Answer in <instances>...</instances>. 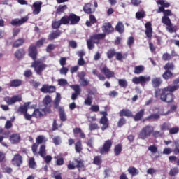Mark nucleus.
Segmentation results:
<instances>
[{
    "instance_id": "nucleus-1",
    "label": "nucleus",
    "mask_w": 179,
    "mask_h": 179,
    "mask_svg": "<svg viewBox=\"0 0 179 179\" xmlns=\"http://www.w3.org/2000/svg\"><path fill=\"white\" fill-rule=\"evenodd\" d=\"M179 89V77L174 80L173 85H169L168 87L161 90L155 91V97H159V94H161L160 99L162 101L166 103H171L174 100V95L173 92L178 90Z\"/></svg>"
},
{
    "instance_id": "nucleus-2",
    "label": "nucleus",
    "mask_w": 179,
    "mask_h": 179,
    "mask_svg": "<svg viewBox=\"0 0 179 179\" xmlns=\"http://www.w3.org/2000/svg\"><path fill=\"white\" fill-rule=\"evenodd\" d=\"M59 103H61V94L57 92L54 100V108H58L61 121H66V114L64 108L59 106Z\"/></svg>"
},
{
    "instance_id": "nucleus-3",
    "label": "nucleus",
    "mask_w": 179,
    "mask_h": 179,
    "mask_svg": "<svg viewBox=\"0 0 179 179\" xmlns=\"http://www.w3.org/2000/svg\"><path fill=\"white\" fill-rule=\"evenodd\" d=\"M154 131L155 127L152 125H147L141 129V132L138 134V138L143 140L147 139V138H150V136H152Z\"/></svg>"
},
{
    "instance_id": "nucleus-4",
    "label": "nucleus",
    "mask_w": 179,
    "mask_h": 179,
    "mask_svg": "<svg viewBox=\"0 0 179 179\" xmlns=\"http://www.w3.org/2000/svg\"><path fill=\"white\" fill-rule=\"evenodd\" d=\"M31 68H34L36 74L41 76L43 71L47 68V64L42 63L38 60H36L31 63Z\"/></svg>"
},
{
    "instance_id": "nucleus-5",
    "label": "nucleus",
    "mask_w": 179,
    "mask_h": 179,
    "mask_svg": "<svg viewBox=\"0 0 179 179\" xmlns=\"http://www.w3.org/2000/svg\"><path fill=\"white\" fill-rule=\"evenodd\" d=\"M150 76H140L139 77L133 78L132 82L134 85H139V83H141V85L143 86V85H146L148 82H150Z\"/></svg>"
},
{
    "instance_id": "nucleus-6",
    "label": "nucleus",
    "mask_w": 179,
    "mask_h": 179,
    "mask_svg": "<svg viewBox=\"0 0 179 179\" xmlns=\"http://www.w3.org/2000/svg\"><path fill=\"white\" fill-rule=\"evenodd\" d=\"M77 76L79 78L78 82L81 86L86 87L89 85V83H90V80L85 78V76H86V72L80 71L78 73Z\"/></svg>"
},
{
    "instance_id": "nucleus-7",
    "label": "nucleus",
    "mask_w": 179,
    "mask_h": 179,
    "mask_svg": "<svg viewBox=\"0 0 179 179\" xmlns=\"http://www.w3.org/2000/svg\"><path fill=\"white\" fill-rule=\"evenodd\" d=\"M111 146H113V142L111 140H107L105 141L103 146L99 148V153H101V155H106V153H108L110 152V149H111Z\"/></svg>"
},
{
    "instance_id": "nucleus-8",
    "label": "nucleus",
    "mask_w": 179,
    "mask_h": 179,
    "mask_svg": "<svg viewBox=\"0 0 179 179\" xmlns=\"http://www.w3.org/2000/svg\"><path fill=\"white\" fill-rule=\"evenodd\" d=\"M4 101L8 104V106H12V104H15V103H17L18 101H22V96L21 95H15L13 97L6 96L4 98Z\"/></svg>"
},
{
    "instance_id": "nucleus-9",
    "label": "nucleus",
    "mask_w": 179,
    "mask_h": 179,
    "mask_svg": "<svg viewBox=\"0 0 179 179\" xmlns=\"http://www.w3.org/2000/svg\"><path fill=\"white\" fill-rule=\"evenodd\" d=\"M27 20H29L28 17H24L21 19H14L11 21V24L13 26H22V24H23V23H26Z\"/></svg>"
},
{
    "instance_id": "nucleus-10",
    "label": "nucleus",
    "mask_w": 179,
    "mask_h": 179,
    "mask_svg": "<svg viewBox=\"0 0 179 179\" xmlns=\"http://www.w3.org/2000/svg\"><path fill=\"white\" fill-rule=\"evenodd\" d=\"M56 90L55 86L44 85L41 88L42 93H54Z\"/></svg>"
},
{
    "instance_id": "nucleus-11",
    "label": "nucleus",
    "mask_w": 179,
    "mask_h": 179,
    "mask_svg": "<svg viewBox=\"0 0 179 179\" xmlns=\"http://www.w3.org/2000/svg\"><path fill=\"white\" fill-rule=\"evenodd\" d=\"M102 30L106 34H110V33H113L114 31V28L111 26L110 22H106L102 26Z\"/></svg>"
},
{
    "instance_id": "nucleus-12",
    "label": "nucleus",
    "mask_w": 179,
    "mask_h": 179,
    "mask_svg": "<svg viewBox=\"0 0 179 179\" xmlns=\"http://www.w3.org/2000/svg\"><path fill=\"white\" fill-rule=\"evenodd\" d=\"M29 55L32 59L37 58V48L34 45H31L29 49Z\"/></svg>"
},
{
    "instance_id": "nucleus-13",
    "label": "nucleus",
    "mask_w": 179,
    "mask_h": 179,
    "mask_svg": "<svg viewBox=\"0 0 179 179\" xmlns=\"http://www.w3.org/2000/svg\"><path fill=\"white\" fill-rule=\"evenodd\" d=\"M41 5H43V2L41 1H36L33 4V8H34L33 10L34 15H38L40 12H41Z\"/></svg>"
},
{
    "instance_id": "nucleus-14",
    "label": "nucleus",
    "mask_w": 179,
    "mask_h": 179,
    "mask_svg": "<svg viewBox=\"0 0 179 179\" xmlns=\"http://www.w3.org/2000/svg\"><path fill=\"white\" fill-rule=\"evenodd\" d=\"M106 37V34H97L90 37L93 43L97 44L100 40H103Z\"/></svg>"
},
{
    "instance_id": "nucleus-15",
    "label": "nucleus",
    "mask_w": 179,
    "mask_h": 179,
    "mask_svg": "<svg viewBox=\"0 0 179 179\" xmlns=\"http://www.w3.org/2000/svg\"><path fill=\"white\" fill-rule=\"evenodd\" d=\"M70 24H78L80 20V17L75 14H70L69 16Z\"/></svg>"
},
{
    "instance_id": "nucleus-16",
    "label": "nucleus",
    "mask_w": 179,
    "mask_h": 179,
    "mask_svg": "<svg viewBox=\"0 0 179 179\" xmlns=\"http://www.w3.org/2000/svg\"><path fill=\"white\" fill-rule=\"evenodd\" d=\"M10 142L13 145H16V143H19V142H20V135H19L18 134H12L10 136Z\"/></svg>"
},
{
    "instance_id": "nucleus-17",
    "label": "nucleus",
    "mask_w": 179,
    "mask_h": 179,
    "mask_svg": "<svg viewBox=\"0 0 179 179\" xmlns=\"http://www.w3.org/2000/svg\"><path fill=\"white\" fill-rule=\"evenodd\" d=\"M101 72H102V73H104L106 77L108 78V79H110V78H113V76H114V72L110 71V69H108V68H107V66H105V67L101 69Z\"/></svg>"
},
{
    "instance_id": "nucleus-18",
    "label": "nucleus",
    "mask_w": 179,
    "mask_h": 179,
    "mask_svg": "<svg viewBox=\"0 0 179 179\" xmlns=\"http://www.w3.org/2000/svg\"><path fill=\"white\" fill-rule=\"evenodd\" d=\"M45 114V109H36L34 111L32 116L35 118H41Z\"/></svg>"
},
{
    "instance_id": "nucleus-19",
    "label": "nucleus",
    "mask_w": 179,
    "mask_h": 179,
    "mask_svg": "<svg viewBox=\"0 0 179 179\" xmlns=\"http://www.w3.org/2000/svg\"><path fill=\"white\" fill-rule=\"evenodd\" d=\"M99 122L103 125V127H101L102 131H106V129L108 128V118H107V117H102Z\"/></svg>"
},
{
    "instance_id": "nucleus-20",
    "label": "nucleus",
    "mask_w": 179,
    "mask_h": 179,
    "mask_svg": "<svg viewBox=\"0 0 179 179\" xmlns=\"http://www.w3.org/2000/svg\"><path fill=\"white\" fill-rule=\"evenodd\" d=\"M12 162L14 166L19 167L20 164H22V156H20L19 154L15 155L14 158L12 159Z\"/></svg>"
},
{
    "instance_id": "nucleus-21",
    "label": "nucleus",
    "mask_w": 179,
    "mask_h": 179,
    "mask_svg": "<svg viewBox=\"0 0 179 179\" xmlns=\"http://www.w3.org/2000/svg\"><path fill=\"white\" fill-rule=\"evenodd\" d=\"M29 106L30 102L25 103L24 106L19 107L17 112L21 113V114H23V115H24L27 113V109L29 108Z\"/></svg>"
},
{
    "instance_id": "nucleus-22",
    "label": "nucleus",
    "mask_w": 179,
    "mask_h": 179,
    "mask_svg": "<svg viewBox=\"0 0 179 179\" xmlns=\"http://www.w3.org/2000/svg\"><path fill=\"white\" fill-rule=\"evenodd\" d=\"M61 36V31H53L48 36V40L52 41V40H55V38H58Z\"/></svg>"
},
{
    "instance_id": "nucleus-23",
    "label": "nucleus",
    "mask_w": 179,
    "mask_h": 179,
    "mask_svg": "<svg viewBox=\"0 0 179 179\" xmlns=\"http://www.w3.org/2000/svg\"><path fill=\"white\" fill-rule=\"evenodd\" d=\"M145 34L148 38H150L152 37V24L150 22H147L145 24Z\"/></svg>"
},
{
    "instance_id": "nucleus-24",
    "label": "nucleus",
    "mask_w": 179,
    "mask_h": 179,
    "mask_svg": "<svg viewBox=\"0 0 179 179\" xmlns=\"http://www.w3.org/2000/svg\"><path fill=\"white\" fill-rule=\"evenodd\" d=\"M143 115H145V109H141L134 116V121H141Z\"/></svg>"
},
{
    "instance_id": "nucleus-25",
    "label": "nucleus",
    "mask_w": 179,
    "mask_h": 179,
    "mask_svg": "<svg viewBox=\"0 0 179 179\" xmlns=\"http://www.w3.org/2000/svg\"><path fill=\"white\" fill-rule=\"evenodd\" d=\"M120 117H132V112L128 109H123L119 113Z\"/></svg>"
},
{
    "instance_id": "nucleus-26",
    "label": "nucleus",
    "mask_w": 179,
    "mask_h": 179,
    "mask_svg": "<svg viewBox=\"0 0 179 179\" xmlns=\"http://www.w3.org/2000/svg\"><path fill=\"white\" fill-rule=\"evenodd\" d=\"M83 11L85 12V13H87L88 15L93 13V12H94V10L92 9V3H88L85 4L83 7Z\"/></svg>"
},
{
    "instance_id": "nucleus-27",
    "label": "nucleus",
    "mask_w": 179,
    "mask_h": 179,
    "mask_svg": "<svg viewBox=\"0 0 179 179\" xmlns=\"http://www.w3.org/2000/svg\"><path fill=\"white\" fill-rule=\"evenodd\" d=\"M162 78H152V83L153 87H159V86L162 85Z\"/></svg>"
},
{
    "instance_id": "nucleus-28",
    "label": "nucleus",
    "mask_w": 179,
    "mask_h": 179,
    "mask_svg": "<svg viewBox=\"0 0 179 179\" xmlns=\"http://www.w3.org/2000/svg\"><path fill=\"white\" fill-rule=\"evenodd\" d=\"M20 85H22V80L17 79L13 80L10 83V87H19Z\"/></svg>"
},
{
    "instance_id": "nucleus-29",
    "label": "nucleus",
    "mask_w": 179,
    "mask_h": 179,
    "mask_svg": "<svg viewBox=\"0 0 179 179\" xmlns=\"http://www.w3.org/2000/svg\"><path fill=\"white\" fill-rule=\"evenodd\" d=\"M166 30L169 33H176L177 31V26L173 25V23H170L169 24L166 25Z\"/></svg>"
},
{
    "instance_id": "nucleus-30",
    "label": "nucleus",
    "mask_w": 179,
    "mask_h": 179,
    "mask_svg": "<svg viewBox=\"0 0 179 179\" xmlns=\"http://www.w3.org/2000/svg\"><path fill=\"white\" fill-rule=\"evenodd\" d=\"M128 173L131 174L133 177L138 176L139 174V171L135 167H129L127 170Z\"/></svg>"
},
{
    "instance_id": "nucleus-31",
    "label": "nucleus",
    "mask_w": 179,
    "mask_h": 179,
    "mask_svg": "<svg viewBox=\"0 0 179 179\" xmlns=\"http://www.w3.org/2000/svg\"><path fill=\"white\" fill-rule=\"evenodd\" d=\"M48 141V139H47V138H45V136L43 135H41L36 138V143H38V145H40L41 143H45V142H47Z\"/></svg>"
},
{
    "instance_id": "nucleus-32",
    "label": "nucleus",
    "mask_w": 179,
    "mask_h": 179,
    "mask_svg": "<svg viewBox=\"0 0 179 179\" xmlns=\"http://www.w3.org/2000/svg\"><path fill=\"white\" fill-rule=\"evenodd\" d=\"M115 30L117 31L118 33H124V24L122 22H119L115 27Z\"/></svg>"
},
{
    "instance_id": "nucleus-33",
    "label": "nucleus",
    "mask_w": 179,
    "mask_h": 179,
    "mask_svg": "<svg viewBox=\"0 0 179 179\" xmlns=\"http://www.w3.org/2000/svg\"><path fill=\"white\" fill-rule=\"evenodd\" d=\"M160 118V115L158 114H152L147 117H145V121H152L153 120H159Z\"/></svg>"
},
{
    "instance_id": "nucleus-34",
    "label": "nucleus",
    "mask_w": 179,
    "mask_h": 179,
    "mask_svg": "<svg viewBox=\"0 0 179 179\" xmlns=\"http://www.w3.org/2000/svg\"><path fill=\"white\" fill-rule=\"evenodd\" d=\"M15 55L17 59H20L22 58L23 55H24V50L22 49H20L17 50L15 53Z\"/></svg>"
},
{
    "instance_id": "nucleus-35",
    "label": "nucleus",
    "mask_w": 179,
    "mask_h": 179,
    "mask_svg": "<svg viewBox=\"0 0 179 179\" xmlns=\"http://www.w3.org/2000/svg\"><path fill=\"white\" fill-rule=\"evenodd\" d=\"M157 5H161V6L164 8H169L170 6V3L164 1V0H158L157 1Z\"/></svg>"
},
{
    "instance_id": "nucleus-36",
    "label": "nucleus",
    "mask_w": 179,
    "mask_h": 179,
    "mask_svg": "<svg viewBox=\"0 0 179 179\" xmlns=\"http://www.w3.org/2000/svg\"><path fill=\"white\" fill-rule=\"evenodd\" d=\"M66 9H68V7L66 6V5L59 6L57 9L56 13L61 15V13H64L65 10H66Z\"/></svg>"
},
{
    "instance_id": "nucleus-37",
    "label": "nucleus",
    "mask_w": 179,
    "mask_h": 179,
    "mask_svg": "<svg viewBox=\"0 0 179 179\" xmlns=\"http://www.w3.org/2000/svg\"><path fill=\"white\" fill-rule=\"evenodd\" d=\"M38 154L41 157H44L47 155V151L45 150V145H41L39 149Z\"/></svg>"
},
{
    "instance_id": "nucleus-38",
    "label": "nucleus",
    "mask_w": 179,
    "mask_h": 179,
    "mask_svg": "<svg viewBox=\"0 0 179 179\" xmlns=\"http://www.w3.org/2000/svg\"><path fill=\"white\" fill-rule=\"evenodd\" d=\"M70 87L74 90L76 94H80V86L79 85H70Z\"/></svg>"
},
{
    "instance_id": "nucleus-39",
    "label": "nucleus",
    "mask_w": 179,
    "mask_h": 179,
    "mask_svg": "<svg viewBox=\"0 0 179 179\" xmlns=\"http://www.w3.org/2000/svg\"><path fill=\"white\" fill-rule=\"evenodd\" d=\"M115 154L116 156H118L122 152V146L120 144H117L114 149Z\"/></svg>"
},
{
    "instance_id": "nucleus-40",
    "label": "nucleus",
    "mask_w": 179,
    "mask_h": 179,
    "mask_svg": "<svg viewBox=\"0 0 179 179\" xmlns=\"http://www.w3.org/2000/svg\"><path fill=\"white\" fill-rule=\"evenodd\" d=\"M22 44H24V40L23 38H19L13 43V47H20Z\"/></svg>"
},
{
    "instance_id": "nucleus-41",
    "label": "nucleus",
    "mask_w": 179,
    "mask_h": 179,
    "mask_svg": "<svg viewBox=\"0 0 179 179\" xmlns=\"http://www.w3.org/2000/svg\"><path fill=\"white\" fill-rule=\"evenodd\" d=\"M144 69L143 66H137L134 68V73H136L137 75H138V73H142Z\"/></svg>"
},
{
    "instance_id": "nucleus-42",
    "label": "nucleus",
    "mask_w": 179,
    "mask_h": 179,
    "mask_svg": "<svg viewBox=\"0 0 179 179\" xmlns=\"http://www.w3.org/2000/svg\"><path fill=\"white\" fill-rule=\"evenodd\" d=\"M94 44L95 43L93 42V40H92L91 38L87 40V45L89 50H93L94 48Z\"/></svg>"
},
{
    "instance_id": "nucleus-43",
    "label": "nucleus",
    "mask_w": 179,
    "mask_h": 179,
    "mask_svg": "<svg viewBox=\"0 0 179 179\" xmlns=\"http://www.w3.org/2000/svg\"><path fill=\"white\" fill-rule=\"evenodd\" d=\"M179 170L177 167L171 168L169 171V175H171L172 177H174V176H177V173H178Z\"/></svg>"
},
{
    "instance_id": "nucleus-44",
    "label": "nucleus",
    "mask_w": 179,
    "mask_h": 179,
    "mask_svg": "<svg viewBox=\"0 0 179 179\" xmlns=\"http://www.w3.org/2000/svg\"><path fill=\"white\" fill-rule=\"evenodd\" d=\"M60 22L62 24H69V16H64L61 18Z\"/></svg>"
},
{
    "instance_id": "nucleus-45",
    "label": "nucleus",
    "mask_w": 179,
    "mask_h": 179,
    "mask_svg": "<svg viewBox=\"0 0 179 179\" xmlns=\"http://www.w3.org/2000/svg\"><path fill=\"white\" fill-rule=\"evenodd\" d=\"M29 166L30 169H36L37 165L36 164V161H34V158H30L29 162Z\"/></svg>"
},
{
    "instance_id": "nucleus-46",
    "label": "nucleus",
    "mask_w": 179,
    "mask_h": 179,
    "mask_svg": "<svg viewBox=\"0 0 179 179\" xmlns=\"http://www.w3.org/2000/svg\"><path fill=\"white\" fill-rule=\"evenodd\" d=\"M164 69L166 71H173L174 69V64L173 63H167L164 66Z\"/></svg>"
},
{
    "instance_id": "nucleus-47",
    "label": "nucleus",
    "mask_w": 179,
    "mask_h": 179,
    "mask_svg": "<svg viewBox=\"0 0 179 179\" xmlns=\"http://www.w3.org/2000/svg\"><path fill=\"white\" fill-rule=\"evenodd\" d=\"M148 150L152 153V155H155V153H157V147L155 145H150L148 147Z\"/></svg>"
},
{
    "instance_id": "nucleus-48",
    "label": "nucleus",
    "mask_w": 179,
    "mask_h": 179,
    "mask_svg": "<svg viewBox=\"0 0 179 179\" xmlns=\"http://www.w3.org/2000/svg\"><path fill=\"white\" fill-rule=\"evenodd\" d=\"M162 22L164 24H166V26H167L168 24H170L171 23V20H170V18L169 17H162Z\"/></svg>"
},
{
    "instance_id": "nucleus-49",
    "label": "nucleus",
    "mask_w": 179,
    "mask_h": 179,
    "mask_svg": "<svg viewBox=\"0 0 179 179\" xmlns=\"http://www.w3.org/2000/svg\"><path fill=\"white\" fill-rule=\"evenodd\" d=\"M118 83L121 86V87H127V86H128V83L125 79H119Z\"/></svg>"
},
{
    "instance_id": "nucleus-50",
    "label": "nucleus",
    "mask_w": 179,
    "mask_h": 179,
    "mask_svg": "<svg viewBox=\"0 0 179 179\" xmlns=\"http://www.w3.org/2000/svg\"><path fill=\"white\" fill-rule=\"evenodd\" d=\"M75 149H76V152H77V153H80V152L82 150V142L78 141L76 143Z\"/></svg>"
},
{
    "instance_id": "nucleus-51",
    "label": "nucleus",
    "mask_w": 179,
    "mask_h": 179,
    "mask_svg": "<svg viewBox=\"0 0 179 179\" xmlns=\"http://www.w3.org/2000/svg\"><path fill=\"white\" fill-rule=\"evenodd\" d=\"M61 21H52V29H59L61 26Z\"/></svg>"
},
{
    "instance_id": "nucleus-52",
    "label": "nucleus",
    "mask_w": 179,
    "mask_h": 179,
    "mask_svg": "<svg viewBox=\"0 0 179 179\" xmlns=\"http://www.w3.org/2000/svg\"><path fill=\"white\" fill-rule=\"evenodd\" d=\"M145 11H143V10L138 11L136 13V19H143V17H145Z\"/></svg>"
},
{
    "instance_id": "nucleus-53",
    "label": "nucleus",
    "mask_w": 179,
    "mask_h": 179,
    "mask_svg": "<svg viewBox=\"0 0 179 179\" xmlns=\"http://www.w3.org/2000/svg\"><path fill=\"white\" fill-rule=\"evenodd\" d=\"M94 164L96 166H100L101 164V157L100 156H96L94 158Z\"/></svg>"
},
{
    "instance_id": "nucleus-54",
    "label": "nucleus",
    "mask_w": 179,
    "mask_h": 179,
    "mask_svg": "<svg viewBox=\"0 0 179 179\" xmlns=\"http://www.w3.org/2000/svg\"><path fill=\"white\" fill-rule=\"evenodd\" d=\"M115 50L110 49L107 52V57L109 59H111L114 55H115Z\"/></svg>"
},
{
    "instance_id": "nucleus-55",
    "label": "nucleus",
    "mask_w": 179,
    "mask_h": 179,
    "mask_svg": "<svg viewBox=\"0 0 179 179\" xmlns=\"http://www.w3.org/2000/svg\"><path fill=\"white\" fill-rule=\"evenodd\" d=\"M90 131H95V129H99V124L96 123H91L89 124Z\"/></svg>"
},
{
    "instance_id": "nucleus-56",
    "label": "nucleus",
    "mask_w": 179,
    "mask_h": 179,
    "mask_svg": "<svg viewBox=\"0 0 179 179\" xmlns=\"http://www.w3.org/2000/svg\"><path fill=\"white\" fill-rule=\"evenodd\" d=\"M162 76L164 79H169V78H171V76H173V73L169 70H166Z\"/></svg>"
},
{
    "instance_id": "nucleus-57",
    "label": "nucleus",
    "mask_w": 179,
    "mask_h": 179,
    "mask_svg": "<svg viewBox=\"0 0 179 179\" xmlns=\"http://www.w3.org/2000/svg\"><path fill=\"white\" fill-rule=\"evenodd\" d=\"M58 85L60 86H66V85H68V80L64 78H60L58 80Z\"/></svg>"
},
{
    "instance_id": "nucleus-58",
    "label": "nucleus",
    "mask_w": 179,
    "mask_h": 179,
    "mask_svg": "<svg viewBox=\"0 0 179 179\" xmlns=\"http://www.w3.org/2000/svg\"><path fill=\"white\" fill-rule=\"evenodd\" d=\"M170 129V123H164L161 126V131H169Z\"/></svg>"
},
{
    "instance_id": "nucleus-59",
    "label": "nucleus",
    "mask_w": 179,
    "mask_h": 179,
    "mask_svg": "<svg viewBox=\"0 0 179 179\" xmlns=\"http://www.w3.org/2000/svg\"><path fill=\"white\" fill-rule=\"evenodd\" d=\"M76 167V162H69V164L67 165V169H69V170H74V169Z\"/></svg>"
},
{
    "instance_id": "nucleus-60",
    "label": "nucleus",
    "mask_w": 179,
    "mask_h": 179,
    "mask_svg": "<svg viewBox=\"0 0 179 179\" xmlns=\"http://www.w3.org/2000/svg\"><path fill=\"white\" fill-rule=\"evenodd\" d=\"M38 148V143H34L33 145H32V147H31V149H32V152L34 153V155H37V149Z\"/></svg>"
},
{
    "instance_id": "nucleus-61",
    "label": "nucleus",
    "mask_w": 179,
    "mask_h": 179,
    "mask_svg": "<svg viewBox=\"0 0 179 179\" xmlns=\"http://www.w3.org/2000/svg\"><path fill=\"white\" fill-rule=\"evenodd\" d=\"M154 138H163V133L159 131H155L152 132Z\"/></svg>"
},
{
    "instance_id": "nucleus-62",
    "label": "nucleus",
    "mask_w": 179,
    "mask_h": 179,
    "mask_svg": "<svg viewBox=\"0 0 179 179\" xmlns=\"http://www.w3.org/2000/svg\"><path fill=\"white\" fill-rule=\"evenodd\" d=\"M51 103V96H46L44 99H43V103L45 106H48Z\"/></svg>"
},
{
    "instance_id": "nucleus-63",
    "label": "nucleus",
    "mask_w": 179,
    "mask_h": 179,
    "mask_svg": "<svg viewBox=\"0 0 179 179\" xmlns=\"http://www.w3.org/2000/svg\"><path fill=\"white\" fill-rule=\"evenodd\" d=\"M61 137L59 136H56L53 138V143L56 145H61Z\"/></svg>"
},
{
    "instance_id": "nucleus-64",
    "label": "nucleus",
    "mask_w": 179,
    "mask_h": 179,
    "mask_svg": "<svg viewBox=\"0 0 179 179\" xmlns=\"http://www.w3.org/2000/svg\"><path fill=\"white\" fill-rule=\"evenodd\" d=\"M52 176L55 179H62V177H61V173H58L57 171H54Z\"/></svg>"
}]
</instances>
